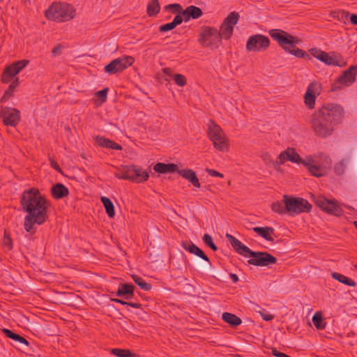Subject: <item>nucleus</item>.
Here are the masks:
<instances>
[{
  "instance_id": "c85d7f7f",
  "label": "nucleus",
  "mask_w": 357,
  "mask_h": 357,
  "mask_svg": "<svg viewBox=\"0 0 357 357\" xmlns=\"http://www.w3.org/2000/svg\"><path fill=\"white\" fill-rule=\"evenodd\" d=\"M134 293V287L132 284H122L119 287L116 295L125 298H130Z\"/></svg>"
},
{
  "instance_id": "338daca9",
  "label": "nucleus",
  "mask_w": 357,
  "mask_h": 357,
  "mask_svg": "<svg viewBox=\"0 0 357 357\" xmlns=\"http://www.w3.org/2000/svg\"><path fill=\"white\" fill-rule=\"evenodd\" d=\"M354 225H355V227H356V229H357V222H354Z\"/></svg>"
},
{
  "instance_id": "e2e57ef3",
  "label": "nucleus",
  "mask_w": 357,
  "mask_h": 357,
  "mask_svg": "<svg viewBox=\"0 0 357 357\" xmlns=\"http://www.w3.org/2000/svg\"><path fill=\"white\" fill-rule=\"evenodd\" d=\"M24 344H25V345H26V346H28V345H29V342H28V341H27L26 340H25L24 338Z\"/></svg>"
},
{
  "instance_id": "e433bc0d",
  "label": "nucleus",
  "mask_w": 357,
  "mask_h": 357,
  "mask_svg": "<svg viewBox=\"0 0 357 357\" xmlns=\"http://www.w3.org/2000/svg\"><path fill=\"white\" fill-rule=\"evenodd\" d=\"M271 210L279 214H284L287 213V206L284 202L275 201L273 202L271 205Z\"/></svg>"
},
{
  "instance_id": "4d7b16f0",
  "label": "nucleus",
  "mask_w": 357,
  "mask_h": 357,
  "mask_svg": "<svg viewBox=\"0 0 357 357\" xmlns=\"http://www.w3.org/2000/svg\"><path fill=\"white\" fill-rule=\"evenodd\" d=\"M230 278L234 282H236L238 280V278L236 274H234V273L230 274Z\"/></svg>"
},
{
  "instance_id": "774afa93",
  "label": "nucleus",
  "mask_w": 357,
  "mask_h": 357,
  "mask_svg": "<svg viewBox=\"0 0 357 357\" xmlns=\"http://www.w3.org/2000/svg\"><path fill=\"white\" fill-rule=\"evenodd\" d=\"M354 268H355V269L357 271V264H355V265H354Z\"/></svg>"
},
{
  "instance_id": "864d4df0",
  "label": "nucleus",
  "mask_w": 357,
  "mask_h": 357,
  "mask_svg": "<svg viewBox=\"0 0 357 357\" xmlns=\"http://www.w3.org/2000/svg\"><path fill=\"white\" fill-rule=\"evenodd\" d=\"M50 165H51V167L52 168H54V169H56V170H57L59 172L60 171V168H59L58 164L55 161L51 160L50 161Z\"/></svg>"
},
{
  "instance_id": "5701e85b",
  "label": "nucleus",
  "mask_w": 357,
  "mask_h": 357,
  "mask_svg": "<svg viewBox=\"0 0 357 357\" xmlns=\"http://www.w3.org/2000/svg\"><path fill=\"white\" fill-rule=\"evenodd\" d=\"M202 15V11L199 8L194 6H190L183 10L178 16L182 19V22H188L190 19L199 18Z\"/></svg>"
},
{
  "instance_id": "de8ad7c7",
  "label": "nucleus",
  "mask_w": 357,
  "mask_h": 357,
  "mask_svg": "<svg viewBox=\"0 0 357 357\" xmlns=\"http://www.w3.org/2000/svg\"><path fill=\"white\" fill-rule=\"evenodd\" d=\"M3 241V244L6 245L9 249L12 248V240L9 235L6 234V232L4 234Z\"/></svg>"
},
{
  "instance_id": "a18cd8bd",
  "label": "nucleus",
  "mask_w": 357,
  "mask_h": 357,
  "mask_svg": "<svg viewBox=\"0 0 357 357\" xmlns=\"http://www.w3.org/2000/svg\"><path fill=\"white\" fill-rule=\"evenodd\" d=\"M347 165V161L343 160L337 162L335 165V171L336 173L340 174L343 173L344 168Z\"/></svg>"
},
{
  "instance_id": "6ab92c4d",
  "label": "nucleus",
  "mask_w": 357,
  "mask_h": 357,
  "mask_svg": "<svg viewBox=\"0 0 357 357\" xmlns=\"http://www.w3.org/2000/svg\"><path fill=\"white\" fill-rule=\"evenodd\" d=\"M314 202L320 208L328 213L337 215L340 213V207L335 199H328L325 197L318 196L314 197Z\"/></svg>"
},
{
  "instance_id": "ddd939ff",
  "label": "nucleus",
  "mask_w": 357,
  "mask_h": 357,
  "mask_svg": "<svg viewBox=\"0 0 357 357\" xmlns=\"http://www.w3.org/2000/svg\"><path fill=\"white\" fill-rule=\"evenodd\" d=\"M269 38L262 34H255L248 38L246 43V50L248 52H261L268 48Z\"/></svg>"
},
{
  "instance_id": "423d86ee",
  "label": "nucleus",
  "mask_w": 357,
  "mask_h": 357,
  "mask_svg": "<svg viewBox=\"0 0 357 357\" xmlns=\"http://www.w3.org/2000/svg\"><path fill=\"white\" fill-rule=\"evenodd\" d=\"M208 137L216 150L222 152L229 151V139L227 135L218 124L212 121H210L208 124Z\"/></svg>"
},
{
  "instance_id": "680f3d73",
  "label": "nucleus",
  "mask_w": 357,
  "mask_h": 357,
  "mask_svg": "<svg viewBox=\"0 0 357 357\" xmlns=\"http://www.w3.org/2000/svg\"><path fill=\"white\" fill-rule=\"evenodd\" d=\"M20 199V203L22 205V195H21L19 197Z\"/></svg>"
},
{
  "instance_id": "a211bd4d",
  "label": "nucleus",
  "mask_w": 357,
  "mask_h": 357,
  "mask_svg": "<svg viewBox=\"0 0 357 357\" xmlns=\"http://www.w3.org/2000/svg\"><path fill=\"white\" fill-rule=\"evenodd\" d=\"M239 19V15L236 12H232L225 19L220 29V33L221 38L228 40L229 39L234 31V28L237 24Z\"/></svg>"
},
{
  "instance_id": "7ed1b4c3",
  "label": "nucleus",
  "mask_w": 357,
  "mask_h": 357,
  "mask_svg": "<svg viewBox=\"0 0 357 357\" xmlns=\"http://www.w3.org/2000/svg\"><path fill=\"white\" fill-rule=\"evenodd\" d=\"M271 37L277 41L278 45L287 53L298 58L310 60V55L304 50L296 47L302 43L301 38L292 36L281 29H271L269 31Z\"/></svg>"
},
{
  "instance_id": "6e6552de",
  "label": "nucleus",
  "mask_w": 357,
  "mask_h": 357,
  "mask_svg": "<svg viewBox=\"0 0 357 357\" xmlns=\"http://www.w3.org/2000/svg\"><path fill=\"white\" fill-rule=\"evenodd\" d=\"M311 126L314 134L323 138L331 135L334 130V124L316 112L312 116Z\"/></svg>"
},
{
  "instance_id": "1a4fd4ad",
  "label": "nucleus",
  "mask_w": 357,
  "mask_h": 357,
  "mask_svg": "<svg viewBox=\"0 0 357 357\" xmlns=\"http://www.w3.org/2000/svg\"><path fill=\"white\" fill-rule=\"evenodd\" d=\"M309 52L311 56L328 66L342 67L346 64L342 56L334 52H326L319 48L313 47L309 50Z\"/></svg>"
},
{
  "instance_id": "f03ea898",
  "label": "nucleus",
  "mask_w": 357,
  "mask_h": 357,
  "mask_svg": "<svg viewBox=\"0 0 357 357\" xmlns=\"http://www.w3.org/2000/svg\"><path fill=\"white\" fill-rule=\"evenodd\" d=\"M226 238L233 248L240 255L248 258L250 264L258 266H265L275 264L276 258L267 252H253L243 244L239 240L229 234H226Z\"/></svg>"
},
{
  "instance_id": "79ce46f5",
  "label": "nucleus",
  "mask_w": 357,
  "mask_h": 357,
  "mask_svg": "<svg viewBox=\"0 0 357 357\" xmlns=\"http://www.w3.org/2000/svg\"><path fill=\"white\" fill-rule=\"evenodd\" d=\"M174 82L179 86H184L187 84L186 77L182 74H175L173 76Z\"/></svg>"
},
{
  "instance_id": "58836bf2",
  "label": "nucleus",
  "mask_w": 357,
  "mask_h": 357,
  "mask_svg": "<svg viewBox=\"0 0 357 357\" xmlns=\"http://www.w3.org/2000/svg\"><path fill=\"white\" fill-rule=\"evenodd\" d=\"M3 333L10 339H12L16 342L22 343V336L14 333L13 331L8 329V328H3L2 329Z\"/></svg>"
},
{
  "instance_id": "20e7f679",
  "label": "nucleus",
  "mask_w": 357,
  "mask_h": 357,
  "mask_svg": "<svg viewBox=\"0 0 357 357\" xmlns=\"http://www.w3.org/2000/svg\"><path fill=\"white\" fill-rule=\"evenodd\" d=\"M302 165L312 176L321 177L328 173L331 167L332 160L328 155L318 153L305 157Z\"/></svg>"
},
{
  "instance_id": "a878e982",
  "label": "nucleus",
  "mask_w": 357,
  "mask_h": 357,
  "mask_svg": "<svg viewBox=\"0 0 357 357\" xmlns=\"http://www.w3.org/2000/svg\"><path fill=\"white\" fill-rule=\"evenodd\" d=\"M182 246L184 250L190 252L191 254H193L206 261H209L208 257L204 253V252L192 243L183 242Z\"/></svg>"
},
{
  "instance_id": "393cba45",
  "label": "nucleus",
  "mask_w": 357,
  "mask_h": 357,
  "mask_svg": "<svg viewBox=\"0 0 357 357\" xmlns=\"http://www.w3.org/2000/svg\"><path fill=\"white\" fill-rule=\"evenodd\" d=\"M254 232H255L259 236L261 237L264 240L268 242H273L274 241V229L271 227H255L252 228Z\"/></svg>"
},
{
  "instance_id": "f257e3e1",
  "label": "nucleus",
  "mask_w": 357,
  "mask_h": 357,
  "mask_svg": "<svg viewBox=\"0 0 357 357\" xmlns=\"http://www.w3.org/2000/svg\"><path fill=\"white\" fill-rule=\"evenodd\" d=\"M50 206V202L38 189L31 188L24 192V227L27 232L34 234L37 226L46 222Z\"/></svg>"
},
{
  "instance_id": "b1692460",
  "label": "nucleus",
  "mask_w": 357,
  "mask_h": 357,
  "mask_svg": "<svg viewBox=\"0 0 357 357\" xmlns=\"http://www.w3.org/2000/svg\"><path fill=\"white\" fill-rule=\"evenodd\" d=\"M94 144L102 148H106L112 150H121L122 147L121 145L116 142L105 138L102 136H96L93 137Z\"/></svg>"
},
{
  "instance_id": "bf43d9fd",
  "label": "nucleus",
  "mask_w": 357,
  "mask_h": 357,
  "mask_svg": "<svg viewBox=\"0 0 357 357\" xmlns=\"http://www.w3.org/2000/svg\"><path fill=\"white\" fill-rule=\"evenodd\" d=\"M163 71L166 75H170V70L169 68H165L163 69Z\"/></svg>"
},
{
  "instance_id": "bb28decb",
  "label": "nucleus",
  "mask_w": 357,
  "mask_h": 357,
  "mask_svg": "<svg viewBox=\"0 0 357 357\" xmlns=\"http://www.w3.org/2000/svg\"><path fill=\"white\" fill-rule=\"evenodd\" d=\"M153 169L155 172L159 174H168L173 173L178 170V167L176 165L173 163H162L158 162L155 164L153 167Z\"/></svg>"
},
{
  "instance_id": "5fc2aeb1",
  "label": "nucleus",
  "mask_w": 357,
  "mask_h": 357,
  "mask_svg": "<svg viewBox=\"0 0 357 357\" xmlns=\"http://www.w3.org/2000/svg\"><path fill=\"white\" fill-rule=\"evenodd\" d=\"M112 301L114 302H116V303H120L121 305H128V303L126 302V301H123L122 300H120V299H118V298H114L112 299Z\"/></svg>"
},
{
  "instance_id": "4be33fe9",
  "label": "nucleus",
  "mask_w": 357,
  "mask_h": 357,
  "mask_svg": "<svg viewBox=\"0 0 357 357\" xmlns=\"http://www.w3.org/2000/svg\"><path fill=\"white\" fill-rule=\"evenodd\" d=\"M177 173L183 178L187 180L189 183H190L194 188H199L200 183L197 176V174L195 171L191 169H181L177 170Z\"/></svg>"
},
{
  "instance_id": "9b49d317",
  "label": "nucleus",
  "mask_w": 357,
  "mask_h": 357,
  "mask_svg": "<svg viewBox=\"0 0 357 357\" xmlns=\"http://www.w3.org/2000/svg\"><path fill=\"white\" fill-rule=\"evenodd\" d=\"M315 112L318 113L319 115L328 119V120L334 125L342 121L344 117L343 108L340 105L335 103L326 104Z\"/></svg>"
},
{
  "instance_id": "cd10ccee",
  "label": "nucleus",
  "mask_w": 357,
  "mask_h": 357,
  "mask_svg": "<svg viewBox=\"0 0 357 357\" xmlns=\"http://www.w3.org/2000/svg\"><path fill=\"white\" fill-rule=\"evenodd\" d=\"M68 188L61 183L54 185L51 189V193L54 199H61L68 195Z\"/></svg>"
},
{
  "instance_id": "aec40b11",
  "label": "nucleus",
  "mask_w": 357,
  "mask_h": 357,
  "mask_svg": "<svg viewBox=\"0 0 357 357\" xmlns=\"http://www.w3.org/2000/svg\"><path fill=\"white\" fill-rule=\"evenodd\" d=\"M22 70V60L17 61L6 66L2 72L1 81L7 84L14 80L16 75Z\"/></svg>"
},
{
  "instance_id": "39448f33",
  "label": "nucleus",
  "mask_w": 357,
  "mask_h": 357,
  "mask_svg": "<svg viewBox=\"0 0 357 357\" xmlns=\"http://www.w3.org/2000/svg\"><path fill=\"white\" fill-rule=\"evenodd\" d=\"M75 8L68 3L55 2L45 11V17L52 21L66 22L75 16Z\"/></svg>"
},
{
  "instance_id": "0eeeda50",
  "label": "nucleus",
  "mask_w": 357,
  "mask_h": 357,
  "mask_svg": "<svg viewBox=\"0 0 357 357\" xmlns=\"http://www.w3.org/2000/svg\"><path fill=\"white\" fill-rule=\"evenodd\" d=\"M115 176L121 179L142 183L148 180L149 174L140 167L130 165L118 169V171L115 173Z\"/></svg>"
},
{
  "instance_id": "ea45409f",
  "label": "nucleus",
  "mask_w": 357,
  "mask_h": 357,
  "mask_svg": "<svg viewBox=\"0 0 357 357\" xmlns=\"http://www.w3.org/2000/svg\"><path fill=\"white\" fill-rule=\"evenodd\" d=\"M134 282L143 290L148 291L151 289V285L146 283L143 279L137 276L132 275Z\"/></svg>"
},
{
  "instance_id": "c9c22d12",
  "label": "nucleus",
  "mask_w": 357,
  "mask_h": 357,
  "mask_svg": "<svg viewBox=\"0 0 357 357\" xmlns=\"http://www.w3.org/2000/svg\"><path fill=\"white\" fill-rule=\"evenodd\" d=\"M107 89H104L96 92L93 96V102L96 106L101 105L103 102H105L107 100Z\"/></svg>"
},
{
  "instance_id": "2f4dec72",
  "label": "nucleus",
  "mask_w": 357,
  "mask_h": 357,
  "mask_svg": "<svg viewBox=\"0 0 357 357\" xmlns=\"http://www.w3.org/2000/svg\"><path fill=\"white\" fill-rule=\"evenodd\" d=\"M105 211L109 218H114L115 215L114 206L112 201L107 197H102L100 198Z\"/></svg>"
},
{
  "instance_id": "c03bdc74",
  "label": "nucleus",
  "mask_w": 357,
  "mask_h": 357,
  "mask_svg": "<svg viewBox=\"0 0 357 357\" xmlns=\"http://www.w3.org/2000/svg\"><path fill=\"white\" fill-rule=\"evenodd\" d=\"M203 241L206 245L210 247L213 250L215 251L217 247L213 241L212 237L208 234H204L203 236Z\"/></svg>"
},
{
  "instance_id": "4c0bfd02",
  "label": "nucleus",
  "mask_w": 357,
  "mask_h": 357,
  "mask_svg": "<svg viewBox=\"0 0 357 357\" xmlns=\"http://www.w3.org/2000/svg\"><path fill=\"white\" fill-rule=\"evenodd\" d=\"M160 11L158 0H152L147 6V13L149 16H154Z\"/></svg>"
},
{
  "instance_id": "3c124183",
  "label": "nucleus",
  "mask_w": 357,
  "mask_h": 357,
  "mask_svg": "<svg viewBox=\"0 0 357 357\" xmlns=\"http://www.w3.org/2000/svg\"><path fill=\"white\" fill-rule=\"evenodd\" d=\"M260 314L265 321H271L273 319V316L268 312H260Z\"/></svg>"
},
{
  "instance_id": "8fccbe9b",
  "label": "nucleus",
  "mask_w": 357,
  "mask_h": 357,
  "mask_svg": "<svg viewBox=\"0 0 357 357\" xmlns=\"http://www.w3.org/2000/svg\"><path fill=\"white\" fill-rule=\"evenodd\" d=\"M63 49V45H58L57 46H56L55 47H54L52 49V54L54 56L59 55L62 52Z\"/></svg>"
},
{
  "instance_id": "473e14b6",
  "label": "nucleus",
  "mask_w": 357,
  "mask_h": 357,
  "mask_svg": "<svg viewBox=\"0 0 357 357\" xmlns=\"http://www.w3.org/2000/svg\"><path fill=\"white\" fill-rule=\"evenodd\" d=\"M182 23V19L178 15H176L174 18L173 21L160 26V31L161 32H167L174 29L177 25Z\"/></svg>"
},
{
  "instance_id": "13d9d810",
  "label": "nucleus",
  "mask_w": 357,
  "mask_h": 357,
  "mask_svg": "<svg viewBox=\"0 0 357 357\" xmlns=\"http://www.w3.org/2000/svg\"><path fill=\"white\" fill-rule=\"evenodd\" d=\"M126 357H137V356L129 351L128 355H126Z\"/></svg>"
},
{
  "instance_id": "603ef678",
  "label": "nucleus",
  "mask_w": 357,
  "mask_h": 357,
  "mask_svg": "<svg viewBox=\"0 0 357 357\" xmlns=\"http://www.w3.org/2000/svg\"><path fill=\"white\" fill-rule=\"evenodd\" d=\"M350 21L351 24L357 25V15L352 14L350 16Z\"/></svg>"
},
{
  "instance_id": "c756f323",
  "label": "nucleus",
  "mask_w": 357,
  "mask_h": 357,
  "mask_svg": "<svg viewBox=\"0 0 357 357\" xmlns=\"http://www.w3.org/2000/svg\"><path fill=\"white\" fill-rule=\"evenodd\" d=\"M10 84L8 86V88L6 91L4 92L3 96L0 99V103L5 102L8 99H9L10 97L13 96V93L16 89V87L19 85V78H15L12 82H10Z\"/></svg>"
},
{
  "instance_id": "dca6fc26",
  "label": "nucleus",
  "mask_w": 357,
  "mask_h": 357,
  "mask_svg": "<svg viewBox=\"0 0 357 357\" xmlns=\"http://www.w3.org/2000/svg\"><path fill=\"white\" fill-rule=\"evenodd\" d=\"M134 58L130 56H124L112 61L105 67V70L109 74H114L121 72L130 66L134 63Z\"/></svg>"
},
{
  "instance_id": "f8f14e48",
  "label": "nucleus",
  "mask_w": 357,
  "mask_h": 357,
  "mask_svg": "<svg viewBox=\"0 0 357 357\" xmlns=\"http://www.w3.org/2000/svg\"><path fill=\"white\" fill-rule=\"evenodd\" d=\"M284 203L287 206V213L291 215L308 212L311 209L308 202L302 198L284 195Z\"/></svg>"
},
{
  "instance_id": "a19ab883",
  "label": "nucleus",
  "mask_w": 357,
  "mask_h": 357,
  "mask_svg": "<svg viewBox=\"0 0 357 357\" xmlns=\"http://www.w3.org/2000/svg\"><path fill=\"white\" fill-rule=\"evenodd\" d=\"M350 15L348 12L344 10L335 11L333 13V17L337 18L339 20L345 22L348 19H350Z\"/></svg>"
},
{
  "instance_id": "37998d69",
  "label": "nucleus",
  "mask_w": 357,
  "mask_h": 357,
  "mask_svg": "<svg viewBox=\"0 0 357 357\" xmlns=\"http://www.w3.org/2000/svg\"><path fill=\"white\" fill-rule=\"evenodd\" d=\"M165 9L173 13L180 15L182 13V7L178 3L169 4L165 6Z\"/></svg>"
},
{
  "instance_id": "2eb2a0df",
  "label": "nucleus",
  "mask_w": 357,
  "mask_h": 357,
  "mask_svg": "<svg viewBox=\"0 0 357 357\" xmlns=\"http://www.w3.org/2000/svg\"><path fill=\"white\" fill-rule=\"evenodd\" d=\"M322 85L319 82H312L307 87L304 95V103L308 109H313L315 106L316 100L321 94Z\"/></svg>"
},
{
  "instance_id": "052dcab7",
  "label": "nucleus",
  "mask_w": 357,
  "mask_h": 357,
  "mask_svg": "<svg viewBox=\"0 0 357 357\" xmlns=\"http://www.w3.org/2000/svg\"><path fill=\"white\" fill-rule=\"evenodd\" d=\"M128 305H130L132 307H135V308H137L139 307L138 304H137V303H128Z\"/></svg>"
},
{
  "instance_id": "412c9836",
  "label": "nucleus",
  "mask_w": 357,
  "mask_h": 357,
  "mask_svg": "<svg viewBox=\"0 0 357 357\" xmlns=\"http://www.w3.org/2000/svg\"><path fill=\"white\" fill-rule=\"evenodd\" d=\"M287 160L297 164H302L303 159L299 156L294 149L288 148L282 151L278 156V162L280 163H284Z\"/></svg>"
},
{
  "instance_id": "69168bd1",
  "label": "nucleus",
  "mask_w": 357,
  "mask_h": 357,
  "mask_svg": "<svg viewBox=\"0 0 357 357\" xmlns=\"http://www.w3.org/2000/svg\"><path fill=\"white\" fill-rule=\"evenodd\" d=\"M268 154H266V158H264V160H268Z\"/></svg>"
},
{
  "instance_id": "49530a36",
  "label": "nucleus",
  "mask_w": 357,
  "mask_h": 357,
  "mask_svg": "<svg viewBox=\"0 0 357 357\" xmlns=\"http://www.w3.org/2000/svg\"><path fill=\"white\" fill-rule=\"evenodd\" d=\"M128 350L121 349H113L112 353L117 357H126L128 354Z\"/></svg>"
},
{
  "instance_id": "72a5a7b5",
  "label": "nucleus",
  "mask_w": 357,
  "mask_h": 357,
  "mask_svg": "<svg viewBox=\"0 0 357 357\" xmlns=\"http://www.w3.org/2000/svg\"><path fill=\"white\" fill-rule=\"evenodd\" d=\"M222 318L225 322L233 326H238L241 324V319L231 313L224 312Z\"/></svg>"
},
{
  "instance_id": "f704fd0d",
  "label": "nucleus",
  "mask_w": 357,
  "mask_h": 357,
  "mask_svg": "<svg viewBox=\"0 0 357 357\" xmlns=\"http://www.w3.org/2000/svg\"><path fill=\"white\" fill-rule=\"evenodd\" d=\"M331 276L333 279L337 280L338 282L344 284L349 287H355L356 282L350 279L345 275L340 274L339 273H333L331 274Z\"/></svg>"
},
{
  "instance_id": "0e129e2a",
  "label": "nucleus",
  "mask_w": 357,
  "mask_h": 357,
  "mask_svg": "<svg viewBox=\"0 0 357 357\" xmlns=\"http://www.w3.org/2000/svg\"><path fill=\"white\" fill-rule=\"evenodd\" d=\"M281 356H282V357H291V356H288V355H287V354H284V353H283V354H282V355H281Z\"/></svg>"
},
{
  "instance_id": "7c9ffc66",
  "label": "nucleus",
  "mask_w": 357,
  "mask_h": 357,
  "mask_svg": "<svg viewBox=\"0 0 357 357\" xmlns=\"http://www.w3.org/2000/svg\"><path fill=\"white\" fill-rule=\"evenodd\" d=\"M312 321L317 330H323L326 328V323L324 321L321 312H316L314 314Z\"/></svg>"
},
{
  "instance_id": "4468645a",
  "label": "nucleus",
  "mask_w": 357,
  "mask_h": 357,
  "mask_svg": "<svg viewBox=\"0 0 357 357\" xmlns=\"http://www.w3.org/2000/svg\"><path fill=\"white\" fill-rule=\"evenodd\" d=\"M356 66H351L337 77L333 83L331 90L335 91L351 85L356 80Z\"/></svg>"
},
{
  "instance_id": "6e6d98bb",
  "label": "nucleus",
  "mask_w": 357,
  "mask_h": 357,
  "mask_svg": "<svg viewBox=\"0 0 357 357\" xmlns=\"http://www.w3.org/2000/svg\"><path fill=\"white\" fill-rule=\"evenodd\" d=\"M272 354H273V356H276V357H282V356H281V355H282V354H283V353L279 352V351H277V350H275V349H273V350L272 351Z\"/></svg>"
},
{
  "instance_id": "9d476101",
  "label": "nucleus",
  "mask_w": 357,
  "mask_h": 357,
  "mask_svg": "<svg viewBox=\"0 0 357 357\" xmlns=\"http://www.w3.org/2000/svg\"><path fill=\"white\" fill-rule=\"evenodd\" d=\"M198 41L206 47L211 49L218 47L221 43L220 33L215 28L205 27L200 32Z\"/></svg>"
},
{
  "instance_id": "09e8293b",
  "label": "nucleus",
  "mask_w": 357,
  "mask_h": 357,
  "mask_svg": "<svg viewBox=\"0 0 357 357\" xmlns=\"http://www.w3.org/2000/svg\"><path fill=\"white\" fill-rule=\"evenodd\" d=\"M206 172L211 176L223 178V174L215 169H206Z\"/></svg>"
},
{
  "instance_id": "f3484780",
  "label": "nucleus",
  "mask_w": 357,
  "mask_h": 357,
  "mask_svg": "<svg viewBox=\"0 0 357 357\" xmlns=\"http://www.w3.org/2000/svg\"><path fill=\"white\" fill-rule=\"evenodd\" d=\"M0 119L4 125L15 127L20 121V112L13 107L1 106Z\"/></svg>"
}]
</instances>
